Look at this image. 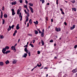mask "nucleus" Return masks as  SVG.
Listing matches in <instances>:
<instances>
[{"instance_id":"15","label":"nucleus","mask_w":77,"mask_h":77,"mask_svg":"<svg viewBox=\"0 0 77 77\" xmlns=\"http://www.w3.org/2000/svg\"><path fill=\"white\" fill-rule=\"evenodd\" d=\"M11 30V26H9L8 28V32L10 31Z\"/></svg>"},{"instance_id":"26","label":"nucleus","mask_w":77,"mask_h":77,"mask_svg":"<svg viewBox=\"0 0 77 77\" xmlns=\"http://www.w3.org/2000/svg\"><path fill=\"white\" fill-rule=\"evenodd\" d=\"M4 17L5 18H7L8 17V15L6 14H5L4 15Z\"/></svg>"},{"instance_id":"8","label":"nucleus","mask_w":77,"mask_h":77,"mask_svg":"<svg viewBox=\"0 0 77 77\" xmlns=\"http://www.w3.org/2000/svg\"><path fill=\"white\" fill-rule=\"evenodd\" d=\"M55 30L57 32H60L61 30L60 28H57L56 27L55 28Z\"/></svg>"},{"instance_id":"57","label":"nucleus","mask_w":77,"mask_h":77,"mask_svg":"<svg viewBox=\"0 0 77 77\" xmlns=\"http://www.w3.org/2000/svg\"><path fill=\"white\" fill-rule=\"evenodd\" d=\"M16 34V33H14L13 34V36H15Z\"/></svg>"},{"instance_id":"10","label":"nucleus","mask_w":77,"mask_h":77,"mask_svg":"<svg viewBox=\"0 0 77 77\" xmlns=\"http://www.w3.org/2000/svg\"><path fill=\"white\" fill-rule=\"evenodd\" d=\"M12 5H15L17 4V2L15 1L12 2L11 3Z\"/></svg>"},{"instance_id":"22","label":"nucleus","mask_w":77,"mask_h":77,"mask_svg":"<svg viewBox=\"0 0 77 77\" xmlns=\"http://www.w3.org/2000/svg\"><path fill=\"white\" fill-rule=\"evenodd\" d=\"M0 39H3L4 38V36L2 35H0Z\"/></svg>"},{"instance_id":"56","label":"nucleus","mask_w":77,"mask_h":77,"mask_svg":"<svg viewBox=\"0 0 77 77\" xmlns=\"http://www.w3.org/2000/svg\"><path fill=\"white\" fill-rule=\"evenodd\" d=\"M56 4L58 5V1H56Z\"/></svg>"},{"instance_id":"2","label":"nucleus","mask_w":77,"mask_h":77,"mask_svg":"<svg viewBox=\"0 0 77 77\" xmlns=\"http://www.w3.org/2000/svg\"><path fill=\"white\" fill-rule=\"evenodd\" d=\"M24 51L26 53H28L29 54V56H30V52L29 51H28L27 50V48H24Z\"/></svg>"},{"instance_id":"41","label":"nucleus","mask_w":77,"mask_h":77,"mask_svg":"<svg viewBox=\"0 0 77 77\" xmlns=\"http://www.w3.org/2000/svg\"><path fill=\"white\" fill-rule=\"evenodd\" d=\"M40 51H37V53H38V54H40Z\"/></svg>"},{"instance_id":"60","label":"nucleus","mask_w":77,"mask_h":77,"mask_svg":"<svg viewBox=\"0 0 77 77\" xmlns=\"http://www.w3.org/2000/svg\"><path fill=\"white\" fill-rule=\"evenodd\" d=\"M17 45V44H16L14 45V47H15V46H16V45Z\"/></svg>"},{"instance_id":"59","label":"nucleus","mask_w":77,"mask_h":77,"mask_svg":"<svg viewBox=\"0 0 77 77\" xmlns=\"http://www.w3.org/2000/svg\"><path fill=\"white\" fill-rule=\"evenodd\" d=\"M38 32H39V33H41L42 32L40 30L38 31Z\"/></svg>"},{"instance_id":"52","label":"nucleus","mask_w":77,"mask_h":77,"mask_svg":"<svg viewBox=\"0 0 77 77\" xmlns=\"http://www.w3.org/2000/svg\"><path fill=\"white\" fill-rule=\"evenodd\" d=\"M64 24L66 26V25L67 24V23H66V22H64Z\"/></svg>"},{"instance_id":"44","label":"nucleus","mask_w":77,"mask_h":77,"mask_svg":"<svg viewBox=\"0 0 77 77\" xmlns=\"http://www.w3.org/2000/svg\"><path fill=\"white\" fill-rule=\"evenodd\" d=\"M46 21H48V17H46Z\"/></svg>"},{"instance_id":"51","label":"nucleus","mask_w":77,"mask_h":77,"mask_svg":"<svg viewBox=\"0 0 77 77\" xmlns=\"http://www.w3.org/2000/svg\"><path fill=\"white\" fill-rule=\"evenodd\" d=\"M61 14L63 15H64V14H65V13L63 12V11H62Z\"/></svg>"},{"instance_id":"16","label":"nucleus","mask_w":77,"mask_h":77,"mask_svg":"<svg viewBox=\"0 0 77 77\" xmlns=\"http://www.w3.org/2000/svg\"><path fill=\"white\" fill-rule=\"evenodd\" d=\"M77 72V69H73L72 71V72L73 73H75Z\"/></svg>"},{"instance_id":"9","label":"nucleus","mask_w":77,"mask_h":77,"mask_svg":"<svg viewBox=\"0 0 77 77\" xmlns=\"http://www.w3.org/2000/svg\"><path fill=\"white\" fill-rule=\"evenodd\" d=\"M11 49L12 50H14V51H15V52L16 51V49H15V47H14V46H12L11 47Z\"/></svg>"},{"instance_id":"38","label":"nucleus","mask_w":77,"mask_h":77,"mask_svg":"<svg viewBox=\"0 0 77 77\" xmlns=\"http://www.w3.org/2000/svg\"><path fill=\"white\" fill-rule=\"evenodd\" d=\"M59 74H60V75H58V77H61V75H62L61 74V73H59Z\"/></svg>"},{"instance_id":"34","label":"nucleus","mask_w":77,"mask_h":77,"mask_svg":"<svg viewBox=\"0 0 77 77\" xmlns=\"http://www.w3.org/2000/svg\"><path fill=\"white\" fill-rule=\"evenodd\" d=\"M19 2L20 3H23V0H20Z\"/></svg>"},{"instance_id":"1","label":"nucleus","mask_w":77,"mask_h":77,"mask_svg":"<svg viewBox=\"0 0 77 77\" xmlns=\"http://www.w3.org/2000/svg\"><path fill=\"white\" fill-rule=\"evenodd\" d=\"M21 11V8L20 7L19 9H18L17 11V14H19V18H20V21H21L22 20V16L21 15V13H20V11Z\"/></svg>"},{"instance_id":"40","label":"nucleus","mask_w":77,"mask_h":77,"mask_svg":"<svg viewBox=\"0 0 77 77\" xmlns=\"http://www.w3.org/2000/svg\"><path fill=\"white\" fill-rule=\"evenodd\" d=\"M24 11L26 14H27V13H28V12H27V11H26V10H24Z\"/></svg>"},{"instance_id":"31","label":"nucleus","mask_w":77,"mask_h":77,"mask_svg":"<svg viewBox=\"0 0 77 77\" xmlns=\"http://www.w3.org/2000/svg\"><path fill=\"white\" fill-rule=\"evenodd\" d=\"M2 24H5V20L3 19H2Z\"/></svg>"},{"instance_id":"23","label":"nucleus","mask_w":77,"mask_h":77,"mask_svg":"<svg viewBox=\"0 0 77 77\" xmlns=\"http://www.w3.org/2000/svg\"><path fill=\"white\" fill-rule=\"evenodd\" d=\"M5 48L6 50H9V46H7L5 47Z\"/></svg>"},{"instance_id":"33","label":"nucleus","mask_w":77,"mask_h":77,"mask_svg":"<svg viewBox=\"0 0 77 77\" xmlns=\"http://www.w3.org/2000/svg\"><path fill=\"white\" fill-rule=\"evenodd\" d=\"M24 8H26V9H27V8H28L27 5H24Z\"/></svg>"},{"instance_id":"5","label":"nucleus","mask_w":77,"mask_h":77,"mask_svg":"<svg viewBox=\"0 0 77 77\" xmlns=\"http://www.w3.org/2000/svg\"><path fill=\"white\" fill-rule=\"evenodd\" d=\"M17 60L14 59L12 61V63L13 64H15L17 63Z\"/></svg>"},{"instance_id":"14","label":"nucleus","mask_w":77,"mask_h":77,"mask_svg":"<svg viewBox=\"0 0 77 77\" xmlns=\"http://www.w3.org/2000/svg\"><path fill=\"white\" fill-rule=\"evenodd\" d=\"M75 25H73L72 27H71V30H73V29H74V28H75Z\"/></svg>"},{"instance_id":"17","label":"nucleus","mask_w":77,"mask_h":77,"mask_svg":"<svg viewBox=\"0 0 77 77\" xmlns=\"http://www.w3.org/2000/svg\"><path fill=\"white\" fill-rule=\"evenodd\" d=\"M28 21H29V17H28V16H26L25 21L26 22H27Z\"/></svg>"},{"instance_id":"55","label":"nucleus","mask_w":77,"mask_h":77,"mask_svg":"<svg viewBox=\"0 0 77 77\" xmlns=\"http://www.w3.org/2000/svg\"><path fill=\"white\" fill-rule=\"evenodd\" d=\"M60 11H61V12H63V10H62V9L61 8H60Z\"/></svg>"},{"instance_id":"54","label":"nucleus","mask_w":77,"mask_h":77,"mask_svg":"<svg viewBox=\"0 0 77 77\" xmlns=\"http://www.w3.org/2000/svg\"><path fill=\"white\" fill-rule=\"evenodd\" d=\"M44 69H48V68H47V67H45V68H44Z\"/></svg>"},{"instance_id":"29","label":"nucleus","mask_w":77,"mask_h":77,"mask_svg":"<svg viewBox=\"0 0 77 77\" xmlns=\"http://www.w3.org/2000/svg\"><path fill=\"white\" fill-rule=\"evenodd\" d=\"M29 45L30 46H31V47L33 48L34 47V46H33V45L31 43H30L29 44Z\"/></svg>"},{"instance_id":"45","label":"nucleus","mask_w":77,"mask_h":77,"mask_svg":"<svg viewBox=\"0 0 77 77\" xmlns=\"http://www.w3.org/2000/svg\"><path fill=\"white\" fill-rule=\"evenodd\" d=\"M25 3L26 4H27L28 3V2H27L26 0H25Z\"/></svg>"},{"instance_id":"50","label":"nucleus","mask_w":77,"mask_h":77,"mask_svg":"<svg viewBox=\"0 0 77 77\" xmlns=\"http://www.w3.org/2000/svg\"><path fill=\"white\" fill-rule=\"evenodd\" d=\"M3 18V14H1V18Z\"/></svg>"},{"instance_id":"7","label":"nucleus","mask_w":77,"mask_h":77,"mask_svg":"<svg viewBox=\"0 0 77 77\" xmlns=\"http://www.w3.org/2000/svg\"><path fill=\"white\" fill-rule=\"evenodd\" d=\"M6 51V50L5 48H3L2 49V51L3 54H5V51Z\"/></svg>"},{"instance_id":"20","label":"nucleus","mask_w":77,"mask_h":77,"mask_svg":"<svg viewBox=\"0 0 77 77\" xmlns=\"http://www.w3.org/2000/svg\"><path fill=\"white\" fill-rule=\"evenodd\" d=\"M72 11H75V12L77 11V9L75 8H72Z\"/></svg>"},{"instance_id":"18","label":"nucleus","mask_w":77,"mask_h":77,"mask_svg":"<svg viewBox=\"0 0 77 77\" xmlns=\"http://www.w3.org/2000/svg\"><path fill=\"white\" fill-rule=\"evenodd\" d=\"M5 63L6 65H8V64H9V60H7L5 62Z\"/></svg>"},{"instance_id":"58","label":"nucleus","mask_w":77,"mask_h":77,"mask_svg":"<svg viewBox=\"0 0 77 77\" xmlns=\"http://www.w3.org/2000/svg\"><path fill=\"white\" fill-rule=\"evenodd\" d=\"M37 66H36L34 67V69H35V68H37Z\"/></svg>"},{"instance_id":"61","label":"nucleus","mask_w":77,"mask_h":77,"mask_svg":"<svg viewBox=\"0 0 77 77\" xmlns=\"http://www.w3.org/2000/svg\"><path fill=\"white\" fill-rule=\"evenodd\" d=\"M20 41V39H19L18 40V42H19Z\"/></svg>"},{"instance_id":"11","label":"nucleus","mask_w":77,"mask_h":77,"mask_svg":"<svg viewBox=\"0 0 77 77\" xmlns=\"http://www.w3.org/2000/svg\"><path fill=\"white\" fill-rule=\"evenodd\" d=\"M20 27L19 26V24H17L16 25V29L17 30H18L19 29H20Z\"/></svg>"},{"instance_id":"46","label":"nucleus","mask_w":77,"mask_h":77,"mask_svg":"<svg viewBox=\"0 0 77 77\" xmlns=\"http://www.w3.org/2000/svg\"><path fill=\"white\" fill-rule=\"evenodd\" d=\"M28 36H32V35L31 34H28Z\"/></svg>"},{"instance_id":"36","label":"nucleus","mask_w":77,"mask_h":77,"mask_svg":"<svg viewBox=\"0 0 77 77\" xmlns=\"http://www.w3.org/2000/svg\"><path fill=\"white\" fill-rule=\"evenodd\" d=\"M26 14H27V17H29V12H28V13H27Z\"/></svg>"},{"instance_id":"27","label":"nucleus","mask_w":77,"mask_h":77,"mask_svg":"<svg viewBox=\"0 0 77 77\" xmlns=\"http://www.w3.org/2000/svg\"><path fill=\"white\" fill-rule=\"evenodd\" d=\"M28 5L30 6H33V4L31 3H29Z\"/></svg>"},{"instance_id":"6","label":"nucleus","mask_w":77,"mask_h":77,"mask_svg":"<svg viewBox=\"0 0 77 77\" xmlns=\"http://www.w3.org/2000/svg\"><path fill=\"white\" fill-rule=\"evenodd\" d=\"M27 56V53H24V54L22 56V57H24V58H26Z\"/></svg>"},{"instance_id":"42","label":"nucleus","mask_w":77,"mask_h":77,"mask_svg":"<svg viewBox=\"0 0 77 77\" xmlns=\"http://www.w3.org/2000/svg\"><path fill=\"white\" fill-rule=\"evenodd\" d=\"M2 11H5V8L4 7H3L2 8Z\"/></svg>"},{"instance_id":"25","label":"nucleus","mask_w":77,"mask_h":77,"mask_svg":"<svg viewBox=\"0 0 77 77\" xmlns=\"http://www.w3.org/2000/svg\"><path fill=\"white\" fill-rule=\"evenodd\" d=\"M10 52H11V51L8 50V51H7L5 52V53H6V54H8L9 53H10Z\"/></svg>"},{"instance_id":"48","label":"nucleus","mask_w":77,"mask_h":77,"mask_svg":"<svg viewBox=\"0 0 77 77\" xmlns=\"http://www.w3.org/2000/svg\"><path fill=\"white\" fill-rule=\"evenodd\" d=\"M77 48V45H75V46L74 48Z\"/></svg>"},{"instance_id":"19","label":"nucleus","mask_w":77,"mask_h":77,"mask_svg":"<svg viewBox=\"0 0 77 77\" xmlns=\"http://www.w3.org/2000/svg\"><path fill=\"white\" fill-rule=\"evenodd\" d=\"M29 23L30 24H32V19H30L29 20Z\"/></svg>"},{"instance_id":"24","label":"nucleus","mask_w":77,"mask_h":77,"mask_svg":"<svg viewBox=\"0 0 77 77\" xmlns=\"http://www.w3.org/2000/svg\"><path fill=\"white\" fill-rule=\"evenodd\" d=\"M40 63V65H39V64H37V66H38V67H40L41 66V65H42Z\"/></svg>"},{"instance_id":"62","label":"nucleus","mask_w":77,"mask_h":77,"mask_svg":"<svg viewBox=\"0 0 77 77\" xmlns=\"http://www.w3.org/2000/svg\"><path fill=\"white\" fill-rule=\"evenodd\" d=\"M29 23H27V27H29Z\"/></svg>"},{"instance_id":"53","label":"nucleus","mask_w":77,"mask_h":77,"mask_svg":"<svg viewBox=\"0 0 77 77\" xmlns=\"http://www.w3.org/2000/svg\"><path fill=\"white\" fill-rule=\"evenodd\" d=\"M26 9L28 12H29V9H28V8H27Z\"/></svg>"},{"instance_id":"63","label":"nucleus","mask_w":77,"mask_h":77,"mask_svg":"<svg viewBox=\"0 0 77 77\" xmlns=\"http://www.w3.org/2000/svg\"><path fill=\"white\" fill-rule=\"evenodd\" d=\"M53 19H51V22H53Z\"/></svg>"},{"instance_id":"12","label":"nucleus","mask_w":77,"mask_h":77,"mask_svg":"<svg viewBox=\"0 0 77 77\" xmlns=\"http://www.w3.org/2000/svg\"><path fill=\"white\" fill-rule=\"evenodd\" d=\"M29 7L30 10L31 12L32 13H33L34 11H33V8L32 7H31L30 6H29Z\"/></svg>"},{"instance_id":"49","label":"nucleus","mask_w":77,"mask_h":77,"mask_svg":"<svg viewBox=\"0 0 77 77\" xmlns=\"http://www.w3.org/2000/svg\"><path fill=\"white\" fill-rule=\"evenodd\" d=\"M35 40H32V42L33 43H35Z\"/></svg>"},{"instance_id":"13","label":"nucleus","mask_w":77,"mask_h":77,"mask_svg":"<svg viewBox=\"0 0 77 77\" xmlns=\"http://www.w3.org/2000/svg\"><path fill=\"white\" fill-rule=\"evenodd\" d=\"M4 65V63L3 62L1 61L0 62V66H3Z\"/></svg>"},{"instance_id":"21","label":"nucleus","mask_w":77,"mask_h":77,"mask_svg":"<svg viewBox=\"0 0 77 77\" xmlns=\"http://www.w3.org/2000/svg\"><path fill=\"white\" fill-rule=\"evenodd\" d=\"M33 23L35 25L36 24L37 25L38 24V21L37 20L36 22H34Z\"/></svg>"},{"instance_id":"43","label":"nucleus","mask_w":77,"mask_h":77,"mask_svg":"<svg viewBox=\"0 0 77 77\" xmlns=\"http://www.w3.org/2000/svg\"><path fill=\"white\" fill-rule=\"evenodd\" d=\"M53 42V40H51L50 41V42Z\"/></svg>"},{"instance_id":"4","label":"nucleus","mask_w":77,"mask_h":77,"mask_svg":"<svg viewBox=\"0 0 77 77\" xmlns=\"http://www.w3.org/2000/svg\"><path fill=\"white\" fill-rule=\"evenodd\" d=\"M11 11H12V15L13 16L14 15H15V11H14V9H11Z\"/></svg>"},{"instance_id":"64","label":"nucleus","mask_w":77,"mask_h":77,"mask_svg":"<svg viewBox=\"0 0 77 77\" xmlns=\"http://www.w3.org/2000/svg\"><path fill=\"white\" fill-rule=\"evenodd\" d=\"M47 5H50V4L49 3H48L47 4Z\"/></svg>"},{"instance_id":"3","label":"nucleus","mask_w":77,"mask_h":77,"mask_svg":"<svg viewBox=\"0 0 77 77\" xmlns=\"http://www.w3.org/2000/svg\"><path fill=\"white\" fill-rule=\"evenodd\" d=\"M44 29H43L42 32H41V36L42 37H44Z\"/></svg>"},{"instance_id":"32","label":"nucleus","mask_w":77,"mask_h":77,"mask_svg":"<svg viewBox=\"0 0 77 77\" xmlns=\"http://www.w3.org/2000/svg\"><path fill=\"white\" fill-rule=\"evenodd\" d=\"M40 1H42V3H44L45 2L44 0H40Z\"/></svg>"},{"instance_id":"28","label":"nucleus","mask_w":77,"mask_h":77,"mask_svg":"<svg viewBox=\"0 0 77 77\" xmlns=\"http://www.w3.org/2000/svg\"><path fill=\"white\" fill-rule=\"evenodd\" d=\"M35 35H37V34H38V31L35 30Z\"/></svg>"},{"instance_id":"39","label":"nucleus","mask_w":77,"mask_h":77,"mask_svg":"<svg viewBox=\"0 0 77 77\" xmlns=\"http://www.w3.org/2000/svg\"><path fill=\"white\" fill-rule=\"evenodd\" d=\"M14 25H13L11 26V28L13 29H14Z\"/></svg>"},{"instance_id":"35","label":"nucleus","mask_w":77,"mask_h":77,"mask_svg":"<svg viewBox=\"0 0 77 77\" xmlns=\"http://www.w3.org/2000/svg\"><path fill=\"white\" fill-rule=\"evenodd\" d=\"M28 47V45H26L24 46V47H25V48H27Z\"/></svg>"},{"instance_id":"47","label":"nucleus","mask_w":77,"mask_h":77,"mask_svg":"<svg viewBox=\"0 0 77 77\" xmlns=\"http://www.w3.org/2000/svg\"><path fill=\"white\" fill-rule=\"evenodd\" d=\"M15 33H17V30H15L14 32Z\"/></svg>"},{"instance_id":"30","label":"nucleus","mask_w":77,"mask_h":77,"mask_svg":"<svg viewBox=\"0 0 77 77\" xmlns=\"http://www.w3.org/2000/svg\"><path fill=\"white\" fill-rule=\"evenodd\" d=\"M41 41L42 45H44V41H43L42 40Z\"/></svg>"},{"instance_id":"37","label":"nucleus","mask_w":77,"mask_h":77,"mask_svg":"<svg viewBox=\"0 0 77 77\" xmlns=\"http://www.w3.org/2000/svg\"><path fill=\"white\" fill-rule=\"evenodd\" d=\"M71 2H72V3H74L75 2V0H73V1H72Z\"/></svg>"}]
</instances>
